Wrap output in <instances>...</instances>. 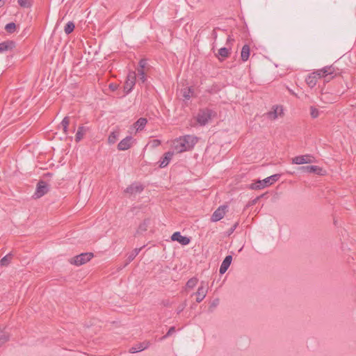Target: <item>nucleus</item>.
I'll list each match as a JSON object with an SVG mask.
<instances>
[{"label":"nucleus","instance_id":"2f4dec72","mask_svg":"<svg viewBox=\"0 0 356 356\" xmlns=\"http://www.w3.org/2000/svg\"><path fill=\"white\" fill-rule=\"evenodd\" d=\"M16 25L13 22L8 23L5 26V30L10 33H13L15 31Z\"/></svg>","mask_w":356,"mask_h":356},{"label":"nucleus","instance_id":"6e6552de","mask_svg":"<svg viewBox=\"0 0 356 356\" xmlns=\"http://www.w3.org/2000/svg\"><path fill=\"white\" fill-rule=\"evenodd\" d=\"M49 191L47 184L44 181H40L37 185L36 191L34 194L35 198H40L45 195Z\"/></svg>","mask_w":356,"mask_h":356},{"label":"nucleus","instance_id":"5701e85b","mask_svg":"<svg viewBox=\"0 0 356 356\" xmlns=\"http://www.w3.org/2000/svg\"><path fill=\"white\" fill-rule=\"evenodd\" d=\"M316 81H317V77L315 74H311L309 76H307V78L306 79V82H307V84L312 88L314 87V86H316Z\"/></svg>","mask_w":356,"mask_h":356},{"label":"nucleus","instance_id":"7ed1b4c3","mask_svg":"<svg viewBox=\"0 0 356 356\" xmlns=\"http://www.w3.org/2000/svg\"><path fill=\"white\" fill-rule=\"evenodd\" d=\"M136 81V73L134 71H130L126 79V81L124 85V95H128L133 90Z\"/></svg>","mask_w":356,"mask_h":356},{"label":"nucleus","instance_id":"ea45409f","mask_svg":"<svg viewBox=\"0 0 356 356\" xmlns=\"http://www.w3.org/2000/svg\"><path fill=\"white\" fill-rule=\"evenodd\" d=\"M187 305V303H186V301H184V302H182L181 304H180L177 309V313L179 314H180L184 309L185 307H186Z\"/></svg>","mask_w":356,"mask_h":356},{"label":"nucleus","instance_id":"a18cd8bd","mask_svg":"<svg viewBox=\"0 0 356 356\" xmlns=\"http://www.w3.org/2000/svg\"><path fill=\"white\" fill-rule=\"evenodd\" d=\"M146 64H147L146 60H140V62H139L140 68L139 69L143 70L145 67Z\"/></svg>","mask_w":356,"mask_h":356},{"label":"nucleus","instance_id":"4c0bfd02","mask_svg":"<svg viewBox=\"0 0 356 356\" xmlns=\"http://www.w3.org/2000/svg\"><path fill=\"white\" fill-rule=\"evenodd\" d=\"M191 88H185L184 90H183V97L186 99H189L191 98Z\"/></svg>","mask_w":356,"mask_h":356},{"label":"nucleus","instance_id":"49530a36","mask_svg":"<svg viewBox=\"0 0 356 356\" xmlns=\"http://www.w3.org/2000/svg\"><path fill=\"white\" fill-rule=\"evenodd\" d=\"M109 88L113 90V91H115L118 89V85L117 84H115V83H111L109 85Z\"/></svg>","mask_w":356,"mask_h":356},{"label":"nucleus","instance_id":"423d86ee","mask_svg":"<svg viewBox=\"0 0 356 356\" xmlns=\"http://www.w3.org/2000/svg\"><path fill=\"white\" fill-rule=\"evenodd\" d=\"M227 207L225 205L220 206L212 214L211 220L217 222L223 218L225 215Z\"/></svg>","mask_w":356,"mask_h":356},{"label":"nucleus","instance_id":"58836bf2","mask_svg":"<svg viewBox=\"0 0 356 356\" xmlns=\"http://www.w3.org/2000/svg\"><path fill=\"white\" fill-rule=\"evenodd\" d=\"M219 304V299L216 298L214 299L209 305V309L213 311Z\"/></svg>","mask_w":356,"mask_h":356},{"label":"nucleus","instance_id":"bb28decb","mask_svg":"<svg viewBox=\"0 0 356 356\" xmlns=\"http://www.w3.org/2000/svg\"><path fill=\"white\" fill-rule=\"evenodd\" d=\"M140 250L141 248H135L134 250H132L127 257V262L129 263L131 261H133L136 258V257L139 254Z\"/></svg>","mask_w":356,"mask_h":356},{"label":"nucleus","instance_id":"a878e982","mask_svg":"<svg viewBox=\"0 0 356 356\" xmlns=\"http://www.w3.org/2000/svg\"><path fill=\"white\" fill-rule=\"evenodd\" d=\"M119 132L118 131H113L111 132L108 138V143L109 144H114L118 139Z\"/></svg>","mask_w":356,"mask_h":356},{"label":"nucleus","instance_id":"39448f33","mask_svg":"<svg viewBox=\"0 0 356 356\" xmlns=\"http://www.w3.org/2000/svg\"><path fill=\"white\" fill-rule=\"evenodd\" d=\"M208 292L207 284L205 282H201L200 286L198 287L197 291L193 293L191 296H196V302H201L206 297Z\"/></svg>","mask_w":356,"mask_h":356},{"label":"nucleus","instance_id":"9d476101","mask_svg":"<svg viewBox=\"0 0 356 356\" xmlns=\"http://www.w3.org/2000/svg\"><path fill=\"white\" fill-rule=\"evenodd\" d=\"M302 172L307 173H314L316 175H323V169L317 165H306L299 168Z\"/></svg>","mask_w":356,"mask_h":356},{"label":"nucleus","instance_id":"de8ad7c7","mask_svg":"<svg viewBox=\"0 0 356 356\" xmlns=\"http://www.w3.org/2000/svg\"><path fill=\"white\" fill-rule=\"evenodd\" d=\"M234 41V38H232V37L231 35H229L227 39V44H228L229 43H231Z\"/></svg>","mask_w":356,"mask_h":356},{"label":"nucleus","instance_id":"7c9ffc66","mask_svg":"<svg viewBox=\"0 0 356 356\" xmlns=\"http://www.w3.org/2000/svg\"><path fill=\"white\" fill-rule=\"evenodd\" d=\"M11 259L12 255L10 254H8L1 259L0 264L1 266H8L10 264Z\"/></svg>","mask_w":356,"mask_h":356},{"label":"nucleus","instance_id":"dca6fc26","mask_svg":"<svg viewBox=\"0 0 356 356\" xmlns=\"http://www.w3.org/2000/svg\"><path fill=\"white\" fill-rule=\"evenodd\" d=\"M143 190V187L141 184H133L128 186L124 192L129 194H134L137 193H140Z\"/></svg>","mask_w":356,"mask_h":356},{"label":"nucleus","instance_id":"0eeeda50","mask_svg":"<svg viewBox=\"0 0 356 356\" xmlns=\"http://www.w3.org/2000/svg\"><path fill=\"white\" fill-rule=\"evenodd\" d=\"M313 162V156L309 154L297 156L292 159V163L296 165L307 164Z\"/></svg>","mask_w":356,"mask_h":356},{"label":"nucleus","instance_id":"9b49d317","mask_svg":"<svg viewBox=\"0 0 356 356\" xmlns=\"http://www.w3.org/2000/svg\"><path fill=\"white\" fill-rule=\"evenodd\" d=\"M172 241H178L183 245H186L190 243V238L187 236H182L179 232H175L171 236Z\"/></svg>","mask_w":356,"mask_h":356},{"label":"nucleus","instance_id":"412c9836","mask_svg":"<svg viewBox=\"0 0 356 356\" xmlns=\"http://www.w3.org/2000/svg\"><path fill=\"white\" fill-rule=\"evenodd\" d=\"M14 43L10 41L3 42L0 43V53L8 51V49H13Z\"/></svg>","mask_w":356,"mask_h":356},{"label":"nucleus","instance_id":"79ce46f5","mask_svg":"<svg viewBox=\"0 0 356 356\" xmlns=\"http://www.w3.org/2000/svg\"><path fill=\"white\" fill-rule=\"evenodd\" d=\"M69 124H70V119L68 117H65L61 123H60V125L61 127H68L69 126Z\"/></svg>","mask_w":356,"mask_h":356},{"label":"nucleus","instance_id":"f03ea898","mask_svg":"<svg viewBox=\"0 0 356 356\" xmlns=\"http://www.w3.org/2000/svg\"><path fill=\"white\" fill-rule=\"evenodd\" d=\"M216 116V113L209 108L200 109L196 116V121L200 126L206 125L212 118Z\"/></svg>","mask_w":356,"mask_h":356},{"label":"nucleus","instance_id":"c756f323","mask_svg":"<svg viewBox=\"0 0 356 356\" xmlns=\"http://www.w3.org/2000/svg\"><path fill=\"white\" fill-rule=\"evenodd\" d=\"M230 54V49L222 47L218 50V55L222 58H227Z\"/></svg>","mask_w":356,"mask_h":356},{"label":"nucleus","instance_id":"e433bc0d","mask_svg":"<svg viewBox=\"0 0 356 356\" xmlns=\"http://www.w3.org/2000/svg\"><path fill=\"white\" fill-rule=\"evenodd\" d=\"M149 145L152 148H155L161 145V140L159 139H153L149 143Z\"/></svg>","mask_w":356,"mask_h":356},{"label":"nucleus","instance_id":"f3484780","mask_svg":"<svg viewBox=\"0 0 356 356\" xmlns=\"http://www.w3.org/2000/svg\"><path fill=\"white\" fill-rule=\"evenodd\" d=\"M147 120L146 118H140L133 124V128L136 132L142 131L147 124Z\"/></svg>","mask_w":356,"mask_h":356},{"label":"nucleus","instance_id":"3c124183","mask_svg":"<svg viewBox=\"0 0 356 356\" xmlns=\"http://www.w3.org/2000/svg\"><path fill=\"white\" fill-rule=\"evenodd\" d=\"M213 37H214L215 38H216V37H217V33H216V32L215 31H213Z\"/></svg>","mask_w":356,"mask_h":356},{"label":"nucleus","instance_id":"4468645a","mask_svg":"<svg viewBox=\"0 0 356 356\" xmlns=\"http://www.w3.org/2000/svg\"><path fill=\"white\" fill-rule=\"evenodd\" d=\"M232 257L231 255L226 256L220 267L219 272L221 275L224 274L227 270L232 263Z\"/></svg>","mask_w":356,"mask_h":356},{"label":"nucleus","instance_id":"6ab92c4d","mask_svg":"<svg viewBox=\"0 0 356 356\" xmlns=\"http://www.w3.org/2000/svg\"><path fill=\"white\" fill-rule=\"evenodd\" d=\"M250 47L248 44L243 45L241 49V57L243 61H247L250 56Z\"/></svg>","mask_w":356,"mask_h":356},{"label":"nucleus","instance_id":"f8f14e48","mask_svg":"<svg viewBox=\"0 0 356 356\" xmlns=\"http://www.w3.org/2000/svg\"><path fill=\"white\" fill-rule=\"evenodd\" d=\"M283 112L282 107L280 106H274L273 110L268 112L266 115L267 118L273 120L277 118Z\"/></svg>","mask_w":356,"mask_h":356},{"label":"nucleus","instance_id":"393cba45","mask_svg":"<svg viewBox=\"0 0 356 356\" xmlns=\"http://www.w3.org/2000/svg\"><path fill=\"white\" fill-rule=\"evenodd\" d=\"M266 186L264 183H263V180H258L256 182L252 183L250 186V188L252 190H259L264 188Z\"/></svg>","mask_w":356,"mask_h":356},{"label":"nucleus","instance_id":"c03bdc74","mask_svg":"<svg viewBox=\"0 0 356 356\" xmlns=\"http://www.w3.org/2000/svg\"><path fill=\"white\" fill-rule=\"evenodd\" d=\"M314 74H315L316 77L318 76L319 78H325V73L321 72V70L314 72Z\"/></svg>","mask_w":356,"mask_h":356},{"label":"nucleus","instance_id":"b1692460","mask_svg":"<svg viewBox=\"0 0 356 356\" xmlns=\"http://www.w3.org/2000/svg\"><path fill=\"white\" fill-rule=\"evenodd\" d=\"M138 74H136V76L138 77V83H145L147 81L146 75L144 72V70L142 69H138Z\"/></svg>","mask_w":356,"mask_h":356},{"label":"nucleus","instance_id":"473e14b6","mask_svg":"<svg viewBox=\"0 0 356 356\" xmlns=\"http://www.w3.org/2000/svg\"><path fill=\"white\" fill-rule=\"evenodd\" d=\"M17 3L23 8H29L31 6V0H17Z\"/></svg>","mask_w":356,"mask_h":356},{"label":"nucleus","instance_id":"c9c22d12","mask_svg":"<svg viewBox=\"0 0 356 356\" xmlns=\"http://www.w3.org/2000/svg\"><path fill=\"white\" fill-rule=\"evenodd\" d=\"M8 337L7 336V334L3 331H0V345L5 343L8 340Z\"/></svg>","mask_w":356,"mask_h":356},{"label":"nucleus","instance_id":"09e8293b","mask_svg":"<svg viewBox=\"0 0 356 356\" xmlns=\"http://www.w3.org/2000/svg\"><path fill=\"white\" fill-rule=\"evenodd\" d=\"M63 128V132L67 134V129H68V127H62Z\"/></svg>","mask_w":356,"mask_h":356},{"label":"nucleus","instance_id":"37998d69","mask_svg":"<svg viewBox=\"0 0 356 356\" xmlns=\"http://www.w3.org/2000/svg\"><path fill=\"white\" fill-rule=\"evenodd\" d=\"M175 332V327H171L169 330L168 331V332L166 333V334L165 336H163L161 339H165L169 336H170L172 333H174Z\"/></svg>","mask_w":356,"mask_h":356},{"label":"nucleus","instance_id":"72a5a7b5","mask_svg":"<svg viewBox=\"0 0 356 356\" xmlns=\"http://www.w3.org/2000/svg\"><path fill=\"white\" fill-rule=\"evenodd\" d=\"M319 111L314 106H310V115L314 119L317 118L319 116Z\"/></svg>","mask_w":356,"mask_h":356},{"label":"nucleus","instance_id":"cd10ccee","mask_svg":"<svg viewBox=\"0 0 356 356\" xmlns=\"http://www.w3.org/2000/svg\"><path fill=\"white\" fill-rule=\"evenodd\" d=\"M75 25L72 22H68L64 28V31L67 35L70 34L74 29Z\"/></svg>","mask_w":356,"mask_h":356},{"label":"nucleus","instance_id":"8fccbe9b","mask_svg":"<svg viewBox=\"0 0 356 356\" xmlns=\"http://www.w3.org/2000/svg\"><path fill=\"white\" fill-rule=\"evenodd\" d=\"M6 1V0H0V8L2 7L5 4Z\"/></svg>","mask_w":356,"mask_h":356},{"label":"nucleus","instance_id":"aec40b11","mask_svg":"<svg viewBox=\"0 0 356 356\" xmlns=\"http://www.w3.org/2000/svg\"><path fill=\"white\" fill-rule=\"evenodd\" d=\"M280 175L275 174L273 175H271L264 179H263V183L266 185V186H268L271 184H273L274 182L277 181L280 178Z\"/></svg>","mask_w":356,"mask_h":356},{"label":"nucleus","instance_id":"2eb2a0df","mask_svg":"<svg viewBox=\"0 0 356 356\" xmlns=\"http://www.w3.org/2000/svg\"><path fill=\"white\" fill-rule=\"evenodd\" d=\"M173 155H174V152H166L163 155V156L161 159V160L159 161V166L161 168L166 167L168 165V163H170V160L172 159Z\"/></svg>","mask_w":356,"mask_h":356},{"label":"nucleus","instance_id":"f257e3e1","mask_svg":"<svg viewBox=\"0 0 356 356\" xmlns=\"http://www.w3.org/2000/svg\"><path fill=\"white\" fill-rule=\"evenodd\" d=\"M198 141L194 135H185L172 140V148L176 153H181L191 150Z\"/></svg>","mask_w":356,"mask_h":356},{"label":"nucleus","instance_id":"a19ab883","mask_svg":"<svg viewBox=\"0 0 356 356\" xmlns=\"http://www.w3.org/2000/svg\"><path fill=\"white\" fill-rule=\"evenodd\" d=\"M147 222L144 221L138 227V232H145L147 230Z\"/></svg>","mask_w":356,"mask_h":356},{"label":"nucleus","instance_id":"a211bd4d","mask_svg":"<svg viewBox=\"0 0 356 356\" xmlns=\"http://www.w3.org/2000/svg\"><path fill=\"white\" fill-rule=\"evenodd\" d=\"M88 128L86 127H84V126L79 127L78 130L76 134V136H75L76 142L78 143V142L81 141L83 138L84 136L88 132Z\"/></svg>","mask_w":356,"mask_h":356},{"label":"nucleus","instance_id":"ddd939ff","mask_svg":"<svg viewBox=\"0 0 356 356\" xmlns=\"http://www.w3.org/2000/svg\"><path fill=\"white\" fill-rule=\"evenodd\" d=\"M150 346V342L148 341H145L143 342L139 343L136 346L131 347L129 350V352L131 353H136L140 352L147 349Z\"/></svg>","mask_w":356,"mask_h":356},{"label":"nucleus","instance_id":"20e7f679","mask_svg":"<svg viewBox=\"0 0 356 356\" xmlns=\"http://www.w3.org/2000/svg\"><path fill=\"white\" fill-rule=\"evenodd\" d=\"M93 257L90 252L81 253L71 259L70 263L75 266H81L89 261Z\"/></svg>","mask_w":356,"mask_h":356},{"label":"nucleus","instance_id":"c85d7f7f","mask_svg":"<svg viewBox=\"0 0 356 356\" xmlns=\"http://www.w3.org/2000/svg\"><path fill=\"white\" fill-rule=\"evenodd\" d=\"M321 72L325 73L326 77L329 75H332L334 72V69L332 66H326L321 69Z\"/></svg>","mask_w":356,"mask_h":356},{"label":"nucleus","instance_id":"603ef678","mask_svg":"<svg viewBox=\"0 0 356 356\" xmlns=\"http://www.w3.org/2000/svg\"><path fill=\"white\" fill-rule=\"evenodd\" d=\"M289 92H291V94H292L293 95L296 96V94L294 92H293L292 90H289Z\"/></svg>","mask_w":356,"mask_h":356},{"label":"nucleus","instance_id":"1a4fd4ad","mask_svg":"<svg viewBox=\"0 0 356 356\" xmlns=\"http://www.w3.org/2000/svg\"><path fill=\"white\" fill-rule=\"evenodd\" d=\"M135 140L131 136H127L122 139L118 145V149L120 151H125L129 149Z\"/></svg>","mask_w":356,"mask_h":356},{"label":"nucleus","instance_id":"4be33fe9","mask_svg":"<svg viewBox=\"0 0 356 356\" xmlns=\"http://www.w3.org/2000/svg\"><path fill=\"white\" fill-rule=\"evenodd\" d=\"M197 282L198 279L195 277L189 279L186 284L184 290L193 289L197 285Z\"/></svg>","mask_w":356,"mask_h":356},{"label":"nucleus","instance_id":"f704fd0d","mask_svg":"<svg viewBox=\"0 0 356 356\" xmlns=\"http://www.w3.org/2000/svg\"><path fill=\"white\" fill-rule=\"evenodd\" d=\"M337 97H335L334 99H332V100H330V99H328V95H327V94H323V95H322V97H321V100L322 102H323L324 103L327 104V103H332V102H337Z\"/></svg>","mask_w":356,"mask_h":356}]
</instances>
